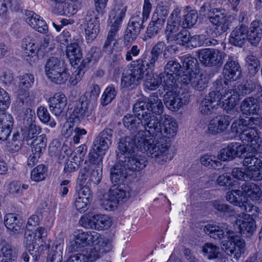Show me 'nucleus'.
Masks as SVG:
<instances>
[{"instance_id":"obj_1","label":"nucleus","mask_w":262,"mask_h":262,"mask_svg":"<svg viewBox=\"0 0 262 262\" xmlns=\"http://www.w3.org/2000/svg\"><path fill=\"white\" fill-rule=\"evenodd\" d=\"M163 44H158L148 54L133 61L130 66L125 68L122 74L121 86L128 90L133 89L142 81L146 72H153L159 66V56Z\"/></svg>"},{"instance_id":"obj_2","label":"nucleus","mask_w":262,"mask_h":262,"mask_svg":"<svg viewBox=\"0 0 262 262\" xmlns=\"http://www.w3.org/2000/svg\"><path fill=\"white\" fill-rule=\"evenodd\" d=\"M163 44H158L148 54L133 61L130 66L125 68L122 74L121 86L128 90L133 89L142 81L146 72H153L159 66V56Z\"/></svg>"},{"instance_id":"obj_3","label":"nucleus","mask_w":262,"mask_h":262,"mask_svg":"<svg viewBox=\"0 0 262 262\" xmlns=\"http://www.w3.org/2000/svg\"><path fill=\"white\" fill-rule=\"evenodd\" d=\"M223 78L217 80L215 83L219 91H213L208 94L202 101L200 110L204 115L211 114L220 105L227 113L229 110V64L227 62L224 66Z\"/></svg>"},{"instance_id":"obj_4","label":"nucleus","mask_w":262,"mask_h":262,"mask_svg":"<svg viewBox=\"0 0 262 262\" xmlns=\"http://www.w3.org/2000/svg\"><path fill=\"white\" fill-rule=\"evenodd\" d=\"M241 194L239 191H236L233 195L231 203L235 206V208L230 209V221L233 224L234 232L249 236L253 233L256 226L253 219L244 212L250 211L251 208L249 206L247 207L245 204V202L243 201Z\"/></svg>"},{"instance_id":"obj_5","label":"nucleus","mask_w":262,"mask_h":262,"mask_svg":"<svg viewBox=\"0 0 262 262\" xmlns=\"http://www.w3.org/2000/svg\"><path fill=\"white\" fill-rule=\"evenodd\" d=\"M144 104L142 101H138L135 106V112L141 116L142 126L145 129L139 130L137 134V139L140 140L147 139V134L152 137H160L163 134L161 118L159 120L157 116L145 111Z\"/></svg>"},{"instance_id":"obj_6","label":"nucleus","mask_w":262,"mask_h":262,"mask_svg":"<svg viewBox=\"0 0 262 262\" xmlns=\"http://www.w3.org/2000/svg\"><path fill=\"white\" fill-rule=\"evenodd\" d=\"M158 137L156 141L149 136L147 139L139 140L138 146L140 151H146L149 157L155 159L157 162L162 164L169 158L171 143L166 137Z\"/></svg>"},{"instance_id":"obj_7","label":"nucleus","mask_w":262,"mask_h":262,"mask_svg":"<svg viewBox=\"0 0 262 262\" xmlns=\"http://www.w3.org/2000/svg\"><path fill=\"white\" fill-rule=\"evenodd\" d=\"M47 78L53 83L61 84L68 80L69 73L61 60L55 57L48 59L45 66Z\"/></svg>"},{"instance_id":"obj_8","label":"nucleus","mask_w":262,"mask_h":262,"mask_svg":"<svg viewBox=\"0 0 262 262\" xmlns=\"http://www.w3.org/2000/svg\"><path fill=\"white\" fill-rule=\"evenodd\" d=\"M178 89V85L174 84L172 88L166 86L165 90L167 92L164 95V102L166 107L171 111H178L189 102L188 94L184 92H181Z\"/></svg>"},{"instance_id":"obj_9","label":"nucleus","mask_w":262,"mask_h":262,"mask_svg":"<svg viewBox=\"0 0 262 262\" xmlns=\"http://www.w3.org/2000/svg\"><path fill=\"white\" fill-rule=\"evenodd\" d=\"M186 28L181 29V31L174 36L172 41H174L177 44L181 46H187L190 45L193 47L200 46L205 44L207 46L215 45L216 40H211L209 38H205L203 35H195L191 36L190 32L186 29Z\"/></svg>"},{"instance_id":"obj_10","label":"nucleus","mask_w":262,"mask_h":262,"mask_svg":"<svg viewBox=\"0 0 262 262\" xmlns=\"http://www.w3.org/2000/svg\"><path fill=\"white\" fill-rule=\"evenodd\" d=\"M41 132V127L36 124L34 111L30 108L26 109L24 112L23 126L21 127L24 139L29 140L36 138Z\"/></svg>"},{"instance_id":"obj_11","label":"nucleus","mask_w":262,"mask_h":262,"mask_svg":"<svg viewBox=\"0 0 262 262\" xmlns=\"http://www.w3.org/2000/svg\"><path fill=\"white\" fill-rule=\"evenodd\" d=\"M244 156L243 163L246 169L247 179L254 181L262 180L261 160L250 152L246 153Z\"/></svg>"},{"instance_id":"obj_12","label":"nucleus","mask_w":262,"mask_h":262,"mask_svg":"<svg viewBox=\"0 0 262 262\" xmlns=\"http://www.w3.org/2000/svg\"><path fill=\"white\" fill-rule=\"evenodd\" d=\"M40 38L36 35H28L22 40L21 47L24 50L25 54L28 56L33 57L37 51L39 50H46V52H48L50 48H48L49 41V39L45 38L43 42L39 46Z\"/></svg>"},{"instance_id":"obj_13","label":"nucleus","mask_w":262,"mask_h":262,"mask_svg":"<svg viewBox=\"0 0 262 262\" xmlns=\"http://www.w3.org/2000/svg\"><path fill=\"white\" fill-rule=\"evenodd\" d=\"M146 21L141 17L140 12L131 17L124 35V44L125 46L129 45L137 38L141 30L144 28L143 24Z\"/></svg>"},{"instance_id":"obj_14","label":"nucleus","mask_w":262,"mask_h":262,"mask_svg":"<svg viewBox=\"0 0 262 262\" xmlns=\"http://www.w3.org/2000/svg\"><path fill=\"white\" fill-rule=\"evenodd\" d=\"M126 11V6L118 5L115 7L110 13V18L112 25L106 39L112 42L114 45L117 42L115 39L116 34L121 27Z\"/></svg>"},{"instance_id":"obj_15","label":"nucleus","mask_w":262,"mask_h":262,"mask_svg":"<svg viewBox=\"0 0 262 262\" xmlns=\"http://www.w3.org/2000/svg\"><path fill=\"white\" fill-rule=\"evenodd\" d=\"M180 13L181 10L180 8H175L171 12L167 20L165 35L168 42L172 41L173 38H174V36L182 29Z\"/></svg>"},{"instance_id":"obj_16","label":"nucleus","mask_w":262,"mask_h":262,"mask_svg":"<svg viewBox=\"0 0 262 262\" xmlns=\"http://www.w3.org/2000/svg\"><path fill=\"white\" fill-rule=\"evenodd\" d=\"M182 71L181 64L176 60L168 61L164 66V83L166 87L172 88L177 83L178 75Z\"/></svg>"},{"instance_id":"obj_17","label":"nucleus","mask_w":262,"mask_h":262,"mask_svg":"<svg viewBox=\"0 0 262 262\" xmlns=\"http://www.w3.org/2000/svg\"><path fill=\"white\" fill-rule=\"evenodd\" d=\"M204 231L212 238H215L216 236L221 239H223L221 243V248L225 251H228L229 230L228 229V225L220 227L208 224L204 227Z\"/></svg>"},{"instance_id":"obj_18","label":"nucleus","mask_w":262,"mask_h":262,"mask_svg":"<svg viewBox=\"0 0 262 262\" xmlns=\"http://www.w3.org/2000/svg\"><path fill=\"white\" fill-rule=\"evenodd\" d=\"M257 82L252 80H247L243 84H238L233 86L230 90V103L233 107H234L238 102L241 95H244L251 93L255 91V87Z\"/></svg>"},{"instance_id":"obj_19","label":"nucleus","mask_w":262,"mask_h":262,"mask_svg":"<svg viewBox=\"0 0 262 262\" xmlns=\"http://www.w3.org/2000/svg\"><path fill=\"white\" fill-rule=\"evenodd\" d=\"M84 30L88 42L92 41L99 32V24L98 17L93 11L89 12L85 18Z\"/></svg>"},{"instance_id":"obj_20","label":"nucleus","mask_w":262,"mask_h":262,"mask_svg":"<svg viewBox=\"0 0 262 262\" xmlns=\"http://www.w3.org/2000/svg\"><path fill=\"white\" fill-rule=\"evenodd\" d=\"M126 156L123 155L119 156V160H117L120 163L126 167L127 170L132 171H139L145 168L146 164V159L141 156Z\"/></svg>"},{"instance_id":"obj_21","label":"nucleus","mask_w":262,"mask_h":262,"mask_svg":"<svg viewBox=\"0 0 262 262\" xmlns=\"http://www.w3.org/2000/svg\"><path fill=\"white\" fill-rule=\"evenodd\" d=\"M137 139L136 134L134 137L127 136L120 139L118 146L119 151L117 154V160H119V156L122 155L125 156L132 155L136 149L139 150V147L138 145V141L140 140Z\"/></svg>"},{"instance_id":"obj_22","label":"nucleus","mask_w":262,"mask_h":262,"mask_svg":"<svg viewBox=\"0 0 262 262\" xmlns=\"http://www.w3.org/2000/svg\"><path fill=\"white\" fill-rule=\"evenodd\" d=\"M113 130L105 128L95 138L93 145L94 150L105 153L112 144Z\"/></svg>"},{"instance_id":"obj_23","label":"nucleus","mask_w":262,"mask_h":262,"mask_svg":"<svg viewBox=\"0 0 262 262\" xmlns=\"http://www.w3.org/2000/svg\"><path fill=\"white\" fill-rule=\"evenodd\" d=\"M198 56L200 62L206 66H215L222 59L221 53L219 51L212 49H204L199 51Z\"/></svg>"},{"instance_id":"obj_24","label":"nucleus","mask_w":262,"mask_h":262,"mask_svg":"<svg viewBox=\"0 0 262 262\" xmlns=\"http://www.w3.org/2000/svg\"><path fill=\"white\" fill-rule=\"evenodd\" d=\"M209 17L210 21L212 24L218 26L217 28L215 27L213 29L210 30V32H212L210 34L211 37H216L218 34H220L219 30H221L222 33L226 32L228 29L229 22L228 21V18L224 13L219 12L215 14L214 12L213 15L209 14Z\"/></svg>"},{"instance_id":"obj_25","label":"nucleus","mask_w":262,"mask_h":262,"mask_svg":"<svg viewBox=\"0 0 262 262\" xmlns=\"http://www.w3.org/2000/svg\"><path fill=\"white\" fill-rule=\"evenodd\" d=\"M4 223L11 235H18L23 232L25 225L17 214L8 213L4 218Z\"/></svg>"},{"instance_id":"obj_26","label":"nucleus","mask_w":262,"mask_h":262,"mask_svg":"<svg viewBox=\"0 0 262 262\" xmlns=\"http://www.w3.org/2000/svg\"><path fill=\"white\" fill-rule=\"evenodd\" d=\"M121 185H113L110 189L107 201L111 204L110 206L116 205L120 201H126L130 196L128 188H123Z\"/></svg>"},{"instance_id":"obj_27","label":"nucleus","mask_w":262,"mask_h":262,"mask_svg":"<svg viewBox=\"0 0 262 262\" xmlns=\"http://www.w3.org/2000/svg\"><path fill=\"white\" fill-rule=\"evenodd\" d=\"M242 189L243 190L242 191L239 190H232L230 191V203H231V201H232L233 195L235 194V191H239L242 193L241 195L243 196V201H245V204L246 205L247 203L246 201V199L245 195H243V193H245L247 198H249L253 201L258 200L262 194L260 188L254 183H248L244 187L243 185Z\"/></svg>"},{"instance_id":"obj_28","label":"nucleus","mask_w":262,"mask_h":262,"mask_svg":"<svg viewBox=\"0 0 262 262\" xmlns=\"http://www.w3.org/2000/svg\"><path fill=\"white\" fill-rule=\"evenodd\" d=\"M229 118L227 115L213 118L208 124V133L212 135L224 133L229 125Z\"/></svg>"},{"instance_id":"obj_29","label":"nucleus","mask_w":262,"mask_h":262,"mask_svg":"<svg viewBox=\"0 0 262 262\" xmlns=\"http://www.w3.org/2000/svg\"><path fill=\"white\" fill-rule=\"evenodd\" d=\"M38 238L31 230H27L25 233L24 244L28 249L30 254L35 260L40 257L41 252L39 251V244L37 243Z\"/></svg>"},{"instance_id":"obj_30","label":"nucleus","mask_w":262,"mask_h":262,"mask_svg":"<svg viewBox=\"0 0 262 262\" xmlns=\"http://www.w3.org/2000/svg\"><path fill=\"white\" fill-rule=\"evenodd\" d=\"M27 23L33 29L42 34L48 32V27L46 21L38 14L32 11L26 12Z\"/></svg>"},{"instance_id":"obj_31","label":"nucleus","mask_w":262,"mask_h":262,"mask_svg":"<svg viewBox=\"0 0 262 262\" xmlns=\"http://www.w3.org/2000/svg\"><path fill=\"white\" fill-rule=\"evenodd\" d=\"M49 103L52 113L56 116H59L67 105V97L63 93H57L49 99Z\"/></svg>"},{"instance_id":"obj_32","label":"nucleus","mask_w":262,"mask_h":262,"mask_svg":"<svg viewBox=\"0 0 262 262\" xmlns=\"http://www.w3.org/2000/svg\"><path fill=\"white\" fill-rule=\"evenodd\" d=\"M262 36V23L259 20H254L247 30L246 38L253 46H257L261 40Z\"/></svg>"},{"instance_id":"obj_33","label":"nucleus","mask_w":262,"mask_h":262,"mask_svg":"<svg viewBox=\"0 0 262 262\" xmlns=\"http://www.w3.org/2000/svg\"><path fill=\"white\" fill-rule=\"evenodd\" d=\"M13 125V119L10 114L0 112V140H6Z\"/></svg>"},{"instance_id":"obj_34","label":"nucleus","mask_w":262,"mask_h":262,"mask_svg":"<svg viewBox=\"0 0 262 262\" xmlns=\"http://www.w3.org/2000/svg\"><path fill=\"white\" fill-rule=\"evenodd\" d=\"M127 169L117 160V163L111 170V180L113 185H122L125 181Z\"/></svg>"},{"instance_id":"obj_35","label":"nucleus","mask_w":262,"mask_h":262,"mask_svg":"<svg viewBox=\"0 0 262 262\" xmlns=\"http://www.w3.org/2000/svg\"><path fill=\"white\" fill-rule=\"evenodd\" d=\"M136 103L134 105L133 110L134 114H127L124 116L122 121L125 128L132 133L136 132L142 126L141 116H138L135 112Z\"/></svg>"},{"instance_id":"obj_36","label":"nucleus","mask_w":262,"mask_h":262,"mask_svg":"<svg viewBox=\"0 0 262 262\" xmlns=\"http://www.w3.org/2000/svg\"><path fill=\"white\" fill-rule=\"evenodd\" d=\"M79 38L67 47L66 55L72 66L78 65L82 57V53L78 44Z\"/></svg>"},{"instance_id":"obj_37","label":"nucleus","mask_w":262,"mask_h":262,"mask_svg":"<svg viewBox=\"0 0 262 262\" xmlns=\"http://www.w3.org/2000/svg\"><path fill=\"white\" fill-rule=\"evenodd\" d=\"M161 126L163 127L162 137H170L174 136L177 131L178 125L174 119L170 116H161Z\"/></svg>"},{"instance_id":"obj_38","label":"nucleus","mask_w":262,"mask_h":262,"mask_svg":"<svg viewBox=\"0 0 262 262\" xmlns=\"http://www.w3.org/2000/svg\"><path fill=\"white\" fill-rule=\"evenodd\" d=\"M242 141L252 146L258 143L259 136L256 129L248 128L246 126L239 135Z\"/></svg>"},{"instance_id":"obj_39","label":"nucleus","mask_w":262,"mask_h":262,"mask_svg":"<svg viewBox=\"0 0 262 262\" xmlns=\"http://www.w3.org/2000/svg\"><path fill=\"white\" fill-rule=\"evenodd\" d=\"M90 104L84 100H81L80 98L79 101L76 103V106L71 114V117L73 119L81 120L85 117H88L91 114L89 109Z\"/></svg>"},{"instance_id":"obj_40","label":"nucleus","mask_w":262,"mask_h":262,"mask_svg":"<svg viewBox=\"0 0 262 262\" xmlns=\"http://www.w3.org/2000/svg\"><path fill=\"white\" fill-rule=\"evenodd\" d=\"M241 111L247 115L257 114L259 111L260 106L257 99L252 97L245 98L241 104Z\"/></svg>"},{"instance_id":"obj_41","label":"nucleus","mask_w":262,"mask_h":262,"mask_svg":"<svg viewBox=\"0 0 262 262\" xmlns=\"http://www.w3.org/2000/svg\"><path fill=\"white\" fill-rule=\"evenodd\" d=\"M146 78L144 81L145 88L149 90H155L157 89L160 84H162L164 90H166V86L164 83V76L162 73L160 74H149V73L152 72H146Z\"/></svg>"},{"instance_id":"obj_42","label":"nucleus","mask_w":262,"mask_h":262,"mask_svg":"<svg viewBox=\"0 0 262 262\" xmlns=\"http://www.w3.org/2000/svg\"><path fill=\"white\" fill-rule=\"evenodd\" d=\"M145 105V111H150L151 114L156 115H161L164 110V106L161 100L159 98L158 96L152 95L148 98V102L142 101Z\"/></svg>"},{"instance_id":"obj_43","label":"nucleus","mask_w":262,"mask_h":262,"mask_svg":"<svg viewBox=\"0 0 262 262\" xmlns=\"http://www.w3.org/2000/svg\"><path fill=\"white\" fill-rule=\"evenodd\" d=\"M247 29L245 26H241L236 27L230 34V43L235 46L242 47L244 43L246 37Z\"/></svg>"},{"instance_id":"obj_44","label":"nucleus","mask_w":262,"mask_h":262,"mask_svg":"<svg viewBox=\"0 0 262 262\" xmlns=\"http://www.w3.org/2000/svg\"><path fill=\"white\" fill-rule=\"evenodd\" d=\"M165 23L163 19L156 17V15L155 16L152 15L151 20L147 28L145 37L149 38L155 37L163 29Z\"/></svg>"},{"instance_id":"obj_45","label":"nucleus","mask_w":262,"mask_h":262,"mask_svg":"<svg viewBox=\"0 0 262 262\" xmlns=\"http://www.w3.org/2000/svg\"><path fill=\"white\" fill-rule=\"evenodd\" d=\"M163 44V46L162 48V49L161 51V53L159 56V66L156 67V69H159V68L161 67L162 66V61L161 60V55L162 53H163V58L167 59L169 58L170 56H172L175 54L178 51V48L177 47L176 45H169L166 46L165 43L164 41H160L158 42L154 46V47L152 48L151 50H152L154 48L155 46H157L158 44Z\"/></svg>"},{"instance_id":"obj_46","label":"nucleus","mask_w":262,"mask_h":262,"mask_svg":"<svg viewBox=\"0 0 262 262\" xmlns=\"http://www.w3.org/2000/svg\"><path fill=\"white\" fill-rule=\"evenodd\" d=\"M245 67L248 70V73L254 76L260 68V60L257 57L253 55H247L245 58Z\"/></svg>"},{"instance_id":"obj_47","label":"nucleus","mask_w":262,"mask_h":262,"mask_svg":"<svg viewBox=\"0 0 262 262\" xmlns=\"http://www.w3.org/2000/svg\"><path fill=\"white\" fill-rule=\"evenodd\" d=\"M0 251V262H14L15 254L12 246L5 242L2 244Z\"/></svg>"},{"instance_id":"obj_48","label":"nucleus","mask_w":262,"mask_h":262,"mask_svg":"<svg viewBox=\"0 0 262 262\" xmlns=\"http://www.w3.org/2000/svg\"><path fill=\"white\" fill-rule=\"evenodd\" d=\"M47 139L46 135L42 134L36 138L32 142V151L41 154L46 150Z\"/></svg>"},{"instance_id":"obj_49","label":"nucleus","mask_w":262,"mask_h":262,"mask_svg":"<svg viewBox=\"0 0 262 262\" xmlns=\"http://www.w3.org/2000/svg\"><path fill=\"white\" fill-rule=\"evenodd\" d=\"M94 229L102 230L107 229L111 225L110 219L105 215H96L94 216Z\"/></svg>"},{"instance_id":"obj_50","label":"nucleus","mask_w":262,"mask_h":262,"mask_svg":"<svg viewBox=\"0 0 262 262\" xmlns=\"http://www.w3.org/2000/svg\"><path fill=\"white\" fill-rule=\"evenodd\" d=\"M117 91L113 85L108 86L104 90L101 98V104L105 106L111 103L116 97Z\"/></svg>"},{"instance_id":"obj_51","label":"nucleus","mask_w":262,"mask_h":262,"mask_svg":"<svg viewBox=\"0 0 262 262\" xmlns=\"http://www.w3.org/2000/svg\"><path fill=\"white\" fill-rule=\"evenodd\" d=\"M47 171L48 167L45 165H38L32 170L31 178L33 181L35 182L42 181L47 176Z\"/></svg>"},{"instance_id":"obj_52","label":"nucleus","mask_w":262,"mask_h":262,"mask_svg":"<svg viewBox=\"0 0 262 262\" xmlns=\"http://www.w3.org/2000/svg\"><path fill=\"white\" fill-rule=\"evenodd\" d=\"M191 86L195 90L201 91L207 87L208 80L205 75L195 73L191 80Z\"/></svg>"},{"instance_id":"obj_53","label":"nucleus","mask_w":262,"mask_h":262,"mask_svg":"<svg viewBox=\"0 0 262 262\" xmlns=\"http://www.w3.org/2000/svg\"><path fill=\"white\" fill-rule=\"evenodd\" d=\"M90 89V92H85L83 95L80 97L81 100H84L89 103L95 102L97 100L100 92V87L97 84H93Z\"/></svg>"},{"instance_id":"obj_54","label":"nucleus","mask_w":262,"mask_h":262,"mask_svg":"<svg viewBox=\"0 0 262 262\" xmlns=\"http://www.w3.org/2000/svg\"><path fill=\"white\" fill-rule=\"evenodd\" d=\"M37 115L43 123H49V125L50 127L52 128L55 127L56 123L54 120H51L50 115L47 108L43 106L39 107L37 111Z\"/></svg>"},{"instance_id":"obj_55","label":"nucleus","mask_w":262,"mask_h":262,"mask_svg":"<svg viewBox=\"0 0 262 262\" xmlns=\"http://www.w3.org/2000/svg\"><path fill=\"white\" fill-rule=\"evenodd\" d=\"M62 246L56 244L49 251L48 259V262H61L62 259Z\"/></svg>"},{"instance_id":"obj_56","label":"nucleus","mask_w":262,"mask_h":262,"mask_svg":"<svg viewBox=\"0 0 262 262\" xmlns=\"http://www.w3.org/2000/svg\"><path fill=\"white\" fill-rule=\"evenodd\" d=\"M219 248L211 243H206L203 247L202 252L208 259H211L219 257Z\"/></svg>"},{"instance_id":"obj_57","label":"nucleus","mask_w":262,"mask_h":262,"mask_svg":"<svg viewBox=\"0 0 262 262\" xmlns=\"http://www.w3.org/2000/svg\"><path fill=\"white\" fill-rule=\"evenodd\" d=\"M198 19V14L196 10H192L184 16V20L181 21L183 28H191L196 23Z\"/></svg>"},{"instance_id":"obj_58","label":"nucleus","mask_w":262,"mask_h":262,"mask_svg":"<svg viewBox=\"0 0 262 262\" xmlns=\"http://www.w3.org/2000/svg\"><path fill=\"white\" fill-rule=\"evenodd\" d=\"M230 81H235L242 77V68L238 62L230 61Z\"/></svg>"},{"instance_id":"obj_59","label":"nucleus","mask_w":262,"mask_h":262,"mask_svg":"<svg viewBox=\"0 0 262 262\" xmlns=\"http://www.w3.org/2000/svg\"><path fill=\"white\" fill-rule=\"evenodd\" d=\"M102 166L91 165L90 178L89 181L93 182L95 184H98L100 183L102 178Z\"/></svg>"},{"instance_id":"obj_60","label":"nucleus","mask_w":262,"mask_h":262,"mask_svg":"<svg viewBox=\"0 0 262 262\" xmlns=\"http://www.w3.org/2000/svg\"><path fill=\"white\" fill-rule=\"evenodd\" d=\"M105 153L97 151L93 148L89 154L90 165H94V166H102L103 156Z\"/></svg>"},{"instance_id":"obj_61","label":"nucleus","mask_w":262,"mask_h":262,"mask_svg":"<svg viewBox=\"0 0 262 262\" xmlns=\"http://www.w3.org/2000/svg\"><path fill=\"white\" fill-rule=\"evenodd\" d=\"M103 254L98 247L90 248L87 251L86 262H94L102 256Z\"/></svg>"},{"instance_id":"obj_62","label":"nucleus","mask_w":262,"mask_h":262,"mask_svg":"<svg viewBox=\"0 0 262 262\" xmlns=\"http://www.w3.org/2000/svg\"><path fill=\"white\" fill-rule=\"evenodd\" d=\"M247 121L245 119H239L234 121L231 126V133L233 137L239 135L242 130L246 126Z\"/></svg>"},{"instance_id":"obj_63","label":"nucleus","mask_w":262,"mask_h":262,"mask_svg":"<svg viewBox=\"0 0 262 262\" xmlns=\"http://www.w3.org/2000/svg\"><path fill=\"white\" fill-rule=\"evenodd\" d=\"M195 72H191L189 71H185L180 72L178 75L177 81L181 82L183 85H187L189 83L191 84V80L193 78Z\"/></svg>"},{"instance_id":"obj_64","label":"nucleus","mask_w":262,"mask_h":262,"mask_svg":"<svg viewBox=\"0 0 262 262\" xmlns=\"http://www.w3.org/2000/svg\"><path fill=\"white\" fill-rule=\"evenodd\" d=\"M19 80V87L29 89L33 85L34 82V76L31 74H25L20 77Z\"/></svg>"}]
</instances>
